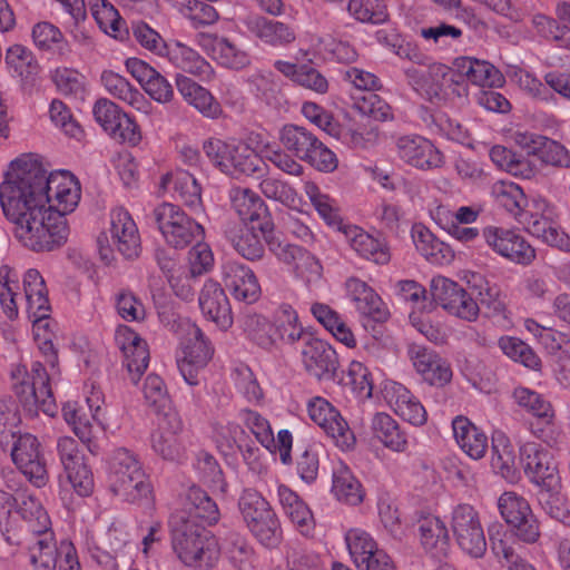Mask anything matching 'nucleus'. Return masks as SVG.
<instances>
[{
	"label": "nucleus",
	"mask_w": 570,
	"mask_h": 570,
	"mask_svg": "<svg viewBox=\"0 0 570 570\" xmlns=\"http://www.w3.org/2000/svg\"><path fill=\"white\" fill-rule=\"evenodd\" d=\"M420 542L434 560L442 561L450 553V538L445 523L438 517L429 515L419 521Z\"/></svg>",
	"instance_id": "nucleus-33"
},
{
	"label": "nucleus",
	"mask_w": 570,
	"mask_h": 570,
	"mask_svg": "<svg viewBox=\"0 0 570 570\" xmlns=\"http://www.w3.org/2000/svg\"><path fill=\"white\" fill-rule=\"evenodd\" d=\"M454 66L473 85L493 88L504 82L501 71L485 60H479L473 57H459L455 59Z\"/></svg>",
	"instance_id": "nucleus-43"
},
{
	"label": "nucleus",
	"mask_w": 570,
	"mask_h": 570,
	"mask_svg": "<svg viewBox=\"0 0 570 570\" xmlns=\"http://www.w3.org/2000/svg\"><path fill=\"white\" fill-rule=\"evenodd\" d=\"M224 174L235 178L263 174L266 167L258 154L244 142H232L227 164L223 165Z\"/></svg>",
	"instance_id": "nucleus-40"
},
{
	"label": "nucleus",
	"mask_w": 570,
	"mask_h": 570,
	"mask_svg": "<svg viewBox=\"0 0 570 570\" xmlns=\"http://www.w3.org/2000/svg\"><path fill=\"white\" fill-rule=\"evenodd\" d=\"M185 326L187 337L181 343V356L177 358V366L185 382L195 386L199 383V372L213 357L214 347L196 324L186 321Z\"/></svg>",
	"instance_id": "nucleus-11"
},
{
	"label": "nucleus",
	"mask_w": 570,
	"mask_h": 570,
	"mask_svg": "<svg viewBox=\"0 0 570 570\" xmlns=\"http://www.w3.org/2000/svg\"><path fill=\"white\" fill-rule=\"evenodd\" d=\"M51 79L60 94L80 100L85 99L87 92L86 77L78 70L58 67L51 72Z\"/></svg>",
	"instance_id": "nucleus-58"
},
{
	"label": "nucleus",
	"mask_w": 570,
	"mask_h": 570,
	"mask_svg": "<svg viewBox=\"0 0 570 570\" xmlns=\"http://www.w3.org/2000/svg\"><path fill=\"white\" fill-rule=\"evenodd\" d=\"M4 62L9 72L21 80H28L39 72V63L35 55L22 45L10 46L6 51Z\"/></svg>",
	"instance_id": "nucleus-51"
},
{
	"label": "nucleus",
	"mask_w": 570,
	"mask_h": 570,
	"mask_svg": "<svg viewBox=\"0 0 570 570\" xmlns=\"http://www.w3.org/2000/svg\"><path fill=\"white\" fill-rule=\"evenodd\" d=\"M41 193L48 197L47 209L49 213L65 215L71 213L80 200V185L75 176L67 170L56 173L47 171L40 166Z\"/></svg>",
	"instance_id": "nucleus-9"
},
{
	"label": "nucleus",
	"mask_w": 570,
	"mask_h": 570,
	"mask_svg": "<svg viewBox=\"0 0 570 570\" xmlns=\"http://www.w3.org/2000/svg\"><path fill=\"white\" fill-rule=\"evenodd\" d=\"M306 407L309 419L335 442L336 446L343 451L355 446L354 432L330 401L322 396H314L308 400Z\"/></svg>",
	"instance_id": "nucleus-12"
},
{
	"label": "nucleus",
	"mask_w": 570,
	"mask_h": 570,
	"mask_svg": "<svg viewBox=\"0 0 570 570\" xmlns=\"http://www.w3.org/2000/svg\"><path fill=\"white\" fill-rule=\"evenodd\" d=\"M226 553L230 563L237 570H252L255 561V552L247 540L238 533L228 537Z\"/></svg>",
	"instance_id": "nucleus-63"
},
{
	"label": "nucleus",
	"mask_w": 570,
	"mask_h": 570,
	"mask_svg": "<svg viewBox=\"0 0 570 570\" xmlns=\"http://www.w3.org/2000/svg\"><path fill=\"white\" fill-rule=\"evenodd\" d=\"M257 225L227 224L225 238L235 252L248 262H258L265 257V243L258 235Z\"/></svg>",
	"instance_id": "nucleus-29"
},
{
	"label": "nucleus",
	"mask_w": 570,
	"mask_h": 570,
	"mask_svg": "<svg viewBox=\"0 0 570 570\" xmlns=\"http://www.w3.org/2000/svg\"><path fill=\"white\" fill-rule=\"evenodd\" d=\"M238 511L252 535L264 547H278L283 539L281 521L261 492L245 488L238 498Z\"/></svg>",
	"instance_id": "nucleus-7"
},
{
	"label": "nucleus",
	"mask_w": 570,
	"mask_h": 570,
	"mask_svg": "<svg viewBox=\"0 0 570 570\" xmlns=\"http://www.w3.org/2000/svg\"><path fill=\"white\" fill-rule=\"evenodd\" d=\"M518 142L528 155L537 156L542 163L551 166H569L568 150L560 142L537 134L520 135Z\"/></svg>",
	"instance_id": "nucleus-37"
},
{
	"label": "nucleus",
	"mask_w": 570,
	"mask_h": 570,
	"mask_svg": "<svg viewBox=\"0 0 570 570\" xmlns=\"http://www.w3.org/2000/svg\"><path fill=\"white\" fill-rule=\"evenodd\" d=\"M317 137L303 126L288 124L279 131V141L286 151L303 160L308 151L315 147Z\"/></svg>",
	"instance_id": "nucleus-49"
},
{
	"label": "nucleus",
	"mask_w": 570,
	"mask_h": 570,
	"mask_svg": "<svg viewBox=\"0 0 570 570\" xmlns=\"http://www.w3.org/2000/svg\"><path fill=\"white\" fill-rule=\"evenodd\" d=\"M498 345L500 350L514 362L532 370L540 371L541 360L533 348L522 340L513 336H502Z\"/></svg>",
	"instance_id": "nucleus-55"
},
{
	"label": "nucleus",
	"mask_w": 570,
	"mask_h": 570,
	"mask_svg": "<svg viewBox=\"0 0 570 570\" xmlns=\"http://www.w3.org/2000/svg\"><path fill=\"white\" fill-rule=\"evenodd\" d=\"M19 513L27 522L28 530L36 534L28 548L29 562L33 570H56L58 562L60 570H69L73 563L67 559V547H71L72 559L78 561L76 548L70 541L57 542L50 525L51 521L41 503L28 497L19 507Z\"/></svg>",
	"instance_id": "nucleus-1"
},
{
	"label": "nucleus",
	"mask_w": 570,
	"mask_h": 570,
	"mask_svg": "<svg viewBox=\"0 0 570 570\" xmlns=\"http://www.w3.org/2000/svg\"><path fill=\"white\" fill-rule=\"evenodd\" d=\"M454 439L461 450L473 460L484 456L488 450V436L468 417L458 415L452 421Z\"/></svg>",
	"instance_id": "nucleus-39"
},
{
	"label": "nucleus",
	"mask_w": 570,
	"mask_h": 570,
	"mask_svg": "<svg viewBox=\"0 0 570 570\" xmlns=\"http://www.w3.org/2000/svg\"><path fill=\"white\" fill-rule=\"evenodd\" d=\"M482 237L495 254L514 264L528 266L535 259V249L517 229L489 225Z\"/></svg>",
	"instance_id": "nucleus-13"
},
{
	"label": "nucleus",
	"mask_w": 570,
	"mask_h": 570,
	"mask_svg": "<svg viewBox=\"0 0 570 570\" xmlns=\"http://www.w3.org/2000/svg\"><path fill=\"white\" fill-rule=\"evenodd\" d=\"M242 328L246 337L265 351L275 346L274 325L264 316L247 314L242 320Z\"/></svg>",
	"instance_id": "nucleus-52"
},
{
	"label": "nucleus",
	"mask_w": 570,
	"mask_h": 570,
	"mask_svg": "<svg viewBox=\"0 0 570 570\" xmlns=\"http://www.w3.org/2000/svg\"><path fill=\"white\" fill-rule=\"evenodd\" d=\"M13 235L32 252H51L67 240V223L60 215L49 213L46 206H35L28 214L13 219Z\"/></svg>",
	"instance_id": "nucleus-6"
},
{
	"label": "nucleus",
	"mask_w": 570,
	"mask_h": 570,
	"mask_svg": "<svg viewBox=\"0 0 570 570\" xmlns=\"http://www.w3.org/2000/svg\"><path fill=\"white\" fill-rule=\"evenodd\" d=\"M163 184H171L176 197L191 210L202 208V187L190 173L177 170L167 174L163 177Z\"/></svg>",
	"instance_id": "nucleus-48"
},
{
	"label": "nucleus",
	"mask_w": 570,
	"mask_h": 570,
	"mask_svg": "<svg viewBox=\"0 0 570 570\" xmlns=\"http://www.w3.org/2000/svg\"><path fill=\"white\" fill-rule=\"evenodd\" d=\"M347 289L356 309L362 315L375 322L387 320L389 311L383 305L381 297L365 282L351 278L347 281Z\"/></svg>",
	"instance_id": "nucleus-41"
},
{
	"label": "nucleus",
	"mask_w": 570,
	"mask_h": 570,
	"mask_svg": "<svg viewBox=\"0 0 570 570\" xmlns=\"http://www.w3.org/2000/svg\"><path fill=\"white\" fill-rule=\"evenodd\" d=\"M90 11L101 31L114 38L121 37L125 22L108 0H91Z\"/></svg>",
	"instance_id": "nucleus-59"
},
{
	"label": "nucleus",
	"mask_w": 570,
	"mask_h": 570,
	"mask_svg": "<svg viewBox=\"0 0 570 570\" xmlns=\"http://www.w3.org/2000/svg\"><path fill=\"white\" fill-rule=\"evenodd\" d=\"M199 307L203 314L219 328L227 330L233 324L229 301L220 284L207 279L199 294Z\"/></svg>",
	"instance_id": "nucleus-28"
},
{
	"label": "nucleus",
	"mask_w": 570,
	"mask_h": 570,
	"mask_svg": "<svg viewBox=\"0 0 570 570\" xmlns=\"http://www.w3.org/2000/svg\"><path fill=\"white\" fill-rule=\"evenodd\" d=\"M347 10L363 23L382 24L389 19L384 0H350Z\"/></svg>",
	"instance_id": "nucleus-61"
},
{
	"label": "nucleus",
	"mask_w": 570,
	"mask_h": 570,
	"mask_svg": "<svg viewBox=\"0 0 570 570\" xmlns=\"http://www.w3.org/2000/svg\"><path fill=\"white\" fill-rule=\"evenodd\" d=\"M412 238L417 252L430 263L443 265L452 261L453 252L450 246L438 239L424 226H414Z\"/></svg>",
	"instance_id": "nucleus-47"
},
{
	"label": "nucleus",
	"mask_w": 570,
	"mask_h": 570,
	"mask_svg": "<svg viewBox=\"0 0 570 570\" xmlns=\"http://www.w3.org/2000/svg\"><path fill=\"white\" fill-rule=\"evenodd\" d=\"M177 69L194 76H203L210 71V65L193 48L179 42H170L164 53Z\"/></svg>",
	"instance_id": "nucleus-45"
},
{
	"label": "nucleus",
	"mask_w": 570,
	"mask_h": 570,
	"mask_svg": "<svg viewBox=\"0 0 570 570\" xmlns=\"http://www.w3.org/2000/svg\"><path fill=\"white\" fill-rule=\"evenodd\" d=\"M318 47L327 59L338 63H353L358 58L357 50L347 40L326 36L318 39Z\"/></svg>",
	"instance_id": "nucleus-64"
},
{
	"label": "nucleus",
	"mask_w": 570,
	"mask_h": 570,
	"mask_svg": "<svg viewBox=\"0 0 570 570\" xmlns=\"http://www.w3.org/2000/svg\"><path fill=\"white\" fill-rule=\"evenodd\" d=\"M482 237L495 254L514 264L528 266L535 259V249L517 229L489 225Z\"/></svg>",
	"instance_id": "nucleus-14"
},
{
	"label": "nucleus",
	"mask_w": 570,
	"mask_h": 570,
	"mask_svg": "<svg viewBox=\"0 0 570 570\" xmlns=\"http://www.w3.org/2000/svg\"><path fill=\"white\" fill-rule=\"evenodd\" d=\"M301 362L305 372L318 382L334 381L340 367L333 346L313 335L305 336L301 346Z\"/></svg>",
	"instance_id": "nucleus-15"
},
{
	"label": "nucleus",
	"mask_w": 570,
	"mask_h": 570,
	"mask_svg": "<svg viewBox=\"0 0 570 570\" xmlns=\"http://www.w3.org/2000/svg\"><path fill=\"white\" fill-rule=\"evenodd\" d=\"M198 42L223 67L240 70L250 63L249 55L227 38L202 33Z\"/></svg>",
	"instance_id": "nucleus-31"
},
{
	"label": "nucleus",
	"mask_w": 570,
	"mask_h": 570,
	"mask_svg": "<svg viewBox=\"0 0 570 570\" xmlns=\"http://www.w3.org/2000/svg\"><path fill=\"white\" fill-rule=\"evenodd\" d=\"M395 146L397 156L406 164L419 169L440 168L444 163L443 154L422 136H401L396 139Z\"/></svg>",
	"instance_id": "nucleus-20"
},
{
	"label": "nucleus",
	"mask_w": 570,
	"mask_h": 570,
	"mask_svg": "<svg viewBox=\"0 0 570 570\" xmlns=\"http://www.w3.org/2000/svg\"><path fill=\"white\" fill-rule=\"evenodd\" d=\"M498 507L513 533L524 523L525 519L534 517L529 502L513 492H504L499 498Z\"/></svg>",
	"instance_id": "nucleus-54"
},
{
	"label": "nucleus",
	"mask_w": 570,
	"mask_h": 570,
	"mask_svg": "<svg viewBox=\"0 0 570 570\" xmlns=\"http://www.w3.org/2000/svg\"><path fill=\"white\" fill-rule=\"evenodd\" d=\"M371 430L385 448L394 452H405L409 446L407 434L387 413L377 412L371 420Z\"/></svg>",
	"instance_id": "nucleus-44"
},
{
	"label": "nucleus",
	"mask_w": 570,
	"mask_h": 570,
	"mask_svg": "<svg viewBox=\"0 0 570 570\" xmlns=\"http://www.w3.org/2000/svg\"><path fill=\"white\" fill-rule=\"evenodd\" d=\"M110 236L112 245L128 259L138 257L140 236L136 223L124 208H115L110 213Z\"/></svg>",
	"instance_id": "nucleus-27"
},
{
	"label": "nucleus",
	"mask_w": 570,
	"mask_h": 570,
	"mask_svg": "<svg viewBox=\"0 0 570 570\" xmlns=\"http://www.w3.org/2000/svg\"><path fill=\"white\" fill-rule=\"evenodd\" d=\"M12 166H17V169L0 185L1 208L10 222L28 214L35 206L41 207L48 203V197L41 193L40 165L17 159Z\"/></svg>",
	"instance_id": "nucleus-3"
},
{
	"label": "nucleus",
	"mask_w": 570,
	"mask_h": 570,
	"mask_svg": "<svg viewBox=\"0 0 570 570\" xmlns=\"http://www.w3.org/2000/svg\"><path fill=\"white\" fill-rule=\"evenodd\" d=\"M344 234L353 248L364 259L377 265H386L391 261V250L386 240L375 237L358 226H348Z\"/></svg>",
	"instance_id": "nucleus-32"
},
{
	"label": "nucleus",
	"mask_w": 570,
	"mask_h": 570,
	"mask_svg": "<svg viewBox=\"0 0 570 570\" xmlns=\"http://www.w3.org/2000/svg\"><path fill=\"white\" fill-rule=\"evenodd\" d=\"M147 223L156 226L165 242L174 248H185L202 240L204 228L178 205L161 203L146 215Z\"/></svg>",
	"instance_id": "nucleus-8"
},
{
	"label": "nucleus",
	"mask_w": 570,
	"mask_h": 570,
	"mask_svg": "<svg viewBox=\"0 0 570 570\" xmlns=\"http://www.w3.org/2000/svg\"><path fill=\"white\" fill-rule=\"evenodd\" d=\"M451 530L459 548L469 557L485 554L487 540L478 511L470 504H458L451 513Z\"/></svg>",
	"instance_id": "nucleus-10"
},
{
	"label": "nucleus",
	"mask_w": 570,
	"mask_h": 570,
	"mask_svg": "<svg viewBox=\"0 0 570 570\" xmlns=\"http://www.w3.org/2000/svg\"><path fill=\"white\" fill-rule=\"evenodd\" d=\"M246 26L254 37L274 48H285L296 39L294 28L278 20L256 16L247 19Z\"/></svg>",
	"instance_id": "nucleus-34"
},
{
	"label": "nucleus",
	"mask_w": 570,
	"mask_h": 570,
	"mask_svg": "<svg viewBox=\"0 0 570 570\" xmlns=\"http://www.w3.org/2000/svg\"><path fill=\"white\" fill-rule=\"evenodd\" d=\"M304 191L326 224L335 227L341 226L342 218L335 199L322 193L320 187L313 181L304 183Z\"/></svg>",
	"instance_id": "nucleus-56"
},
{
	"label": "nucleus",
	"mask_w": 570,
	"mask_h": 570,
	"mask_svg": "<svg viewBox=\"0 0 570 570\" xmlns=\"http://www.w3.org/2000/svg\"><path fill=\"white\" fill-rule=\"evenodd\" d=\"M223 282L233 297L252 304L261 296V286L253 269L239 262H227L223 266Z\"/></svg>",
	"instance_id": "nucleus-26"
},
{
	"label": "nucleus",
	"mask_w": 570,
	"mask_h": 570,
	"mask_svg": "<svg viewBox=\"0 0 570 570\" xmlns=\"http://www.w3.org/2000/svg\"><path fill=\"white\" fill-rule=\"evenodd\" d=\"M238 419L262 446L268 451H273L276 448L273 430L269 421L265 416L257 411L242 409L238 412Z\"/></svg>",
	"instance_id": "nucleus-57"
},
{
	"label": "nucleus",
	"mask_w": 570,
	"mask_h": 570,
	"mask_svg": "<svg viewBox=\"0 0 570 570\" xmlns=\"http://www.w3.org/2000/svg\"><path fill=\"white\" fill-rule=\"evenodd\" d=\"M407 355L415 371L430 385L441 387L450 383L452 368L434 350L413 343L409 345Z\"/></svg>",
	"instance_id": "nucleus-21"
},
{
	"label": "nucleus",
	"mask_w": 570,
	"mask_h": 570,
	"mask_svg": "<svg viewBox=\"0 0 570 570\" xmlns=\"http://www.w3.org/2000/svg\"><path fill=\"white\" fill-rule=\"evenodd\" d=\"M46 363L50 366V373L45 365L35 361L31 364L27 377L14 385V391L23 407L30 414L43 412L48 416H55L57 404L51 390V381L58 374V356L50 340L45 338L40 346Z\"/></svg>",
	"instance_id": "nucleus-4"
},
{
	"label": "nucleus",
	"mask_w": 570,
	"mask_h": 570,
	"mask_svg": "<svg viewBox=\"0 0 570 570\" xmlns=\"http://www.w3.org/2000/svg\"><path fill=\"white\" fill-rule=\"evenodd\" d=\"M232 208L240 218V225H257L259 233L274 230V223L264 200L254 190L234 186L228 191Z\"/></svg>",
	"instance_id": "nucleus-19"
},
{
	"label": "nucleus",
	"mask_w": 570,
	"mask_h": 570,
	"mask_svg": "<svg viewBox=\"0 0 570 570\" xmlns=\"http://www.w3.org/2000/svg\"><path fill=\"white\" fill-rule=\"evenodd\" d=\"M430 293L433 301L450 314L462 320H476L480 308L472 296L458 283L444 276L431 281Z\"/></svg>",
	"instance_id": "nucleus-16"
},
{
	"label": "nucleus",
	"mask_w": 570,
	"mask_h": 570,
	"mask_svg": "<svg viewBox=\"0 0 570 570\" xmlns=\"http://www.w3.org/2000/svg\"><path fill=\"white\" fill-rule=\"evenodd\" d=\"M105 89L115 98L128 104L139 111L147 112L149 102L145 96L134 87L125 77L111 70L101 73Z\"/></svg>",
	"instance_id": "nucleus-46"
},
{
	"label": "nucleus",
	"mask_w": 570,
	"mask_h": 570,
	"mask_svg": "<svg viewBox=\"0 0 570 570\" xmlns=\"http://www.w3.org/2000/svg\"><path fill=\"white\" fill-rule=\"evenodd\" d=\"M544 80L546 85L530 72L524 71L519 76V86L523 91L538 100L548 101L552 97L548 87L562 97L570 99V71L548 72Z\"/></svg>",
	"instance_id": "nucleus-35"
},
{
	"label": "nucleus",
	"mask_w": 570,
	"mask_h": 570,
	"mask_svg": "<svg viewBox=\"0 0 570 570\" xmlns=\"http://www.w3.org/2000/svg\"><path fill=\"white\" fill-rule=\"evenodd\" d=\"M176 87L184 100L198 110L204 117L216 119L222 112V106L205 87L191 78L177 75Z\"/></svg>",
	"instance_id": "nucleus-36"
},
{
	"label": "nucleus",
	"mask_w": 570,
	"mask_h": 570,
	"mask_svg": "<svg viewBox=\"0 0 570 570\" xmlns=\"http://www.w3.org/2000/svg\"><path fill=\"white\" fill-rule=\"evenodd\" d=\"M116 342L124 354L126 366L132 384H137L148 367L149 352L145 341L128 326L116 332Z\"/></svg>",
	"instance_id": "nucleus-23"
},
{
	"label": "nucleus",
	"mask_w": 570,
	"mask_h": 570,
	"mask_svg": "<svg viewBox=\"0 0 570 570\" xmlns=\"http://www.w3.org/2000/svg\"><path fill=\"white\" fill-rule=\"evenodd\" d=\"M11 456L17 468L35 487L42 488L48 483L47 463L35 435H20L13 444Z\"/></svg>",
	"instance_id": "nucleus-18"
},
{
	"label": "nucleus",
	"mask_w": 570,
	"mask_h": 570,
	"mask_svg": "<svg viewBox=\"0 0 570 570\" xmlns=\"http://www.w3.org/2000/svg\"><path fill=\"white\" fill-rule=\"evenodd\" d=\"M491 468L497 474L509 481L515 476L514 453L504 436L492 441Z\"/></svg>",
	"instance_id": "nucleus-62"
},
{
	"label": "nucleus",
	"mask_w": 570,
	"mask_h": 570,
	"mask_svg": "<svg viewBox=\"0 0 570 570\" xmlns=\"http://www.w3.org/2000/svg\"><path fill=\"white\" fill-rule=\"evenodd\" d=\"M126 69L156 102L168 104L174 99V88L168 79L144 60L128 58Z\"/></svg>",
	"instance_id": "nucleus-24"
},
{
	"label": "nucleus",
	"mask_w": 570,
	"mask_h": 570,
	"mask_svg": "<svg viewBox=\"0 0 570 570\" xmlns=\"http://www.w3.org/2000/svg\"><path fill=\"white\" fill-rule=\"evenodd\" d=\"M176 514L188 515L190 523L204 525H214L219 521L220 513L216 502L198 487H190L187 497L185 510Z\"/></svg>",
	"instance_id": "nucleus-38"
},
{
	"label": "nucleus",
	"mask_w": 570,
	"mask_h": 570,
	"mask_svg": "<svg viewBox=\"0 0 570 570\" xmlns=\"http://www.w3.org/2000/svg\"><path fill=\"white\" fill-rule=\"evenodd\" d=\"M277 495L284 513L295 524L297 530L303 535L312 534L315 522L313 513L307 504L298 497L296 492L284 484L278 487Z\"/></svg>",
	"instance_id": "nucleus-42"
},
{
	"label": "nucleus",
	"mask_w": 570,
	"mask_h": 570,
	"mask_svg": "<svg viewBox=\"0 0 570 570\" xmlns=\"http://www.w3.org/2000/svg\"><path fill=\"white\" fill-rule=\"evenodd\" d=\"M384 397L391 409L412 425L420 426L426 422L428 415L421 402L401 383L385 385Z\"/></svg>",
	"instance_id": "nucleus-30"
},
{
	"label": "nucleus",
	"mask_w": 570,
	"mask_h": 570,
	"mask_svg": "<svg viewBox=\"0 0 570 570\" xmlns=\"http://www.w3.org/2000/svg\"><path fill=\"white\" fill-rule=\"evenodd\" d=\"M520 454L525 475L538 488H551L559 483L557 464L548 451L534 443H528L521 448Z\"/></svg>",
	"instance_id": "nucleus-22"
},
{
	"label": "nucleus",
	"mask_w": 570,
	"mask_h": 570,
	"mask_svg": "<svg viewBox=\"0 0 570 570\" xmlns=\"http://www.w3.org/2000/svg\"><path fill=\"white\" fill-rule=\"evenodd\" d=\"M169 524L171 547L180 562L198 570H210L216 566L220 557L219 544L204 525L190 523L185 514H173Z\"/></svg>",
	"instance_id": "nucleus-2"
},
{
	"label": "nucleus",
	"mask_w": 570,
	"mask_h": 570,
	"mask_svg": "<svg viewBox=\"0 0 570 570\" xmlns=\"http://www.w3.org/2000/svg\"><path fill=\"white\" fill-rule=\"evenodd\" d=\"M493 193L497 202L518 220L523 216L528 205L523 190L514 183L501 181L494 185Z\"/></svg>",
	"instance_id": "nucleus-60"
},
{
	"label": "nucleus",
	"mask_w": 570,
	"mask_h": 570,
	"mask_svg": "<svg viewBox=\"0 0 570 570\" xmlns=\"http://www.w3.org/2000/svg\"><path fill=\"white\" fill-rule=\"evenodd\" d=\"M95 120L116 140L136 146L141 135L138 125L111 100L98 99L92 108Z\"/></svg>",
	"instance_id": "nucleus-17"
},
{
	"label": "nucleus",
	"mask_w": 570,
	"mask_h": 570,
	"mask_svg": "<svg viewBox=\"0 0 570 570\" xmlns=\"http://www.w3.org/2000/svg\"><path fill=\"white\" fill-rule=\"evenodd\" d=\"M332 492L338 501L350 505L360 504L364 498L360 481L344 465L335 469L333 473Z\"/></svg>",
	"instance_id": "nucleus-50"
},
{
	"label": "nucleus",
	"mask_w": 570,
	"mask_h": 570,
	"mask_svg": "<svg viewBox=\"0 0 570 570\" xmlns=\"http://www.w3.org/2000/svg\"><path fill=\"white\" fill-rule=\"evenodd\" d=\"M345 541L358 570H363V567L372 561L377 552H384L377 549L376 542L367 532L360 529L350 530L345 535Z\"/></svg>",
	"instance_id": "nucleus-53"
},
{
	"label": "nucleus",
	"mask_w": 570,
	"mask_h": 570,
	"mask_svg": "<svg viewBox=\"0 0 570 570\" xmlns=\"http://www.w3.org/2000/svg\"><path fill=\"white\" fill-rule=\"evenodd\" d=\"M109 487L122 501L149 507L153 485L137 455L126 448L112 452L109 468Z\"/></svg>",
	"instance_id": "nucleus-5"
},
{
	"label": "nucleus",
	"mask_w": 570,
	"mask_h": 570,
	"mask_svg": "<svg viewBox=\"0 0 570 570\" xmlns=\"http://www.w3.org/2000/svg\"><path fill=\"white\" fill-rule=\"evenodd\" d=\"M183 423L176 415L166 417L151 434V449L166 461L180 462L186 454Z\"/></svg>",
	"instance_id": "nucleus-25"
}]
</instances>
